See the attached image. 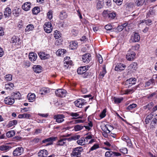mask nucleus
<instances>
[{
  "mask_svg": "<svg viewBox=\"0 0 157 157\" xmlns=\"http://www.w3.org/2000/svg\"><path fill=\"white\" fill-rule=\"evenodd\" d=\"M97 8L98 9H100L103 7L104 2L102 1L98 0L97 1Z\"/></svg>",
  "mask_w": 157,
  "mask_h": 157,
  "instance_id": "473e14b6",
  "label": "nucleus"
},
{
  "mask_svg": "<svg viewBox=\"0 0 157 157\" xmlns=\"http://www.w3.org/2000/svg\"><path fill=\"white\" fill-rule=\"evenodd\" d=\"M136 54L133 52H128L126 55V58L129 61H132L135 58Z\"/></svg>",
  "mask_w": 157,
  "mask_h": 157,
  "instance_id": "2eb2a0df",
  "label": "nucleus"
},
{
  "mask_svg": "<svg viewBox=\"0 0 157 157\" xmlns=\"http://www.w3.org/2000/svg\"><path fill=\"white\" fill-rule=\"evenodd\" d=\"M144 2V1L143 2V0H136L135 2L136 6H138L142 5Z\"/></svg>",
  "mask_w": 157,
  "mask_h": 157,
  "instance_id": "603ef678",
  "label": "nucleus"
},
{
  "mask_svg": "<svg viewBox=\"0 0 157 157\" xmlns=\"http://www.w3.org/2000/svg\"><path fill=\"white\" fill-rule=\"evenodd\" d=\"M106 73V71L105 68V65H103L102 67V69L101 71L100 72L99 74L100 78H102Z\"/></svg>",
  "mask_w": 157,
  "mask_h": 157,
  "instance_id": "c756f323",
  "label": "nucleus"
},
{
  "mask_svg": "<svg viewBox=\"0 0 157 157\" xmlns=\"http://www.w3.org/2000/svg\"><path fill=\"white\" fill-rule=\"evenodd\" d=\"M15 134V132L14 130H11L6 133V136L8 138H10L13 136Z\"/></svg>",
  "mask_w": 157,
  "mask_h": 157,
  "instance_id": "58836bf2",
  "label": "nucleus"
},
{
  "mask_svg": "<svg viewBox=\"0 0 157 157\" xmlns=\"http://www.w3.org/2000/svg\"><path fill=\"white\" fill-rule=\"evenodd\" d=\"M66 52V50L64 49H59L56 52V54L58 56H60L65 54Z\"/></svg>",
  "mask_w": 157,
  "mask_h": 157,
  "instance_id": "e433bc0d",
  "label": "nucleus"
},
{
  "mask_svg": "<svg viewBox=\"0 0 157 157\" xmlns=\"http://www.w3.org/2000/svg\"><path fill=\"white\" fill-rule=\"evenodd\" d=\"M40 58L42 59H49L50 57L49 54L44 52H40L38 53Z\"/></svg>",
  "mask_w": 157,
  "mask_h": 157,
  "instance_id": "9b49d317",
  "label": "nucleus"
},
{
  "mask_svg": "<svg viewBox=\"0 0 157 157\" xmlns=\"http://www.w3.org/2000/svg\"><path fill=\"white\" fill-rule=\"evenodd\" d=\"M112 26L110 25H107L105 26V29L108 30H110L112 29Z\"/></svg>",
  "mask_w": 157,
  "mask_h": 157,
  "instance_id": "338daca9",
  "label": "nucleus"
},
{
  "mask_svg": "<svg viewBox=\"0 0 157 157\" xmlns=\"http://www.w3.org/2000/svg\"><path fill=\"white\" fill-rule=\"evenodd\" d=\"M39 157H46L48 155V151L44 149L40 150L38 153Z\"/></svg>",
  "mask_w": 157,
  "mask_h": 157,
  "instance_id": "412c9836",
  "label": "nucleus"
},
{
  "mask_svg": "<svg viewBox=\"0 0 157 157\" xmlns=\"http://www.w3.org/2000/svg\"><path fill=\"white\" fill-rule=\"evenodd\" d=\"M34 28V26L32 24H29L27 25L25 29V32H29L32 31Z\"/></svg>",
  "mask_w": 157,
  "mask_h": 157,
  "instance_id": "ea45409f",
  "label": "nucleus"
},
{
  "mask_svg": "<svg viewBox=\"0 0 157 157\" xmlns=\"http://www.w3.org/2000/svg\"><path fill=\"white\" fill-rule=\"evenodd\" d=\"M154 82V80L151 79L146 82L145 86H148L151 84H152Z\"/></svg>",
  "mask_w": 157,
  "mask_h": 157,
  "instance_id": "680f3d73",
  "label": "nucleus"
},
{
  "mask_svg": "<svg viewBox=\"0 0 157 157\" xmlns=\"http://www.w3.org/2000/svg\"><path fill=\"white\" fill-rule=\"evenodd\" d=\"M11 148V146L7 145H2L0 146V150L6 152L9 151Z\"/></svg>",
  "mask_w": 157,
  "mask_h": 157,
  "instance_id": "c85d7f7f",
  "label": "nucleus"
},
{
  "mask_svg": "<svg viewBox=\"0 0 157 157\" xmlns=\"http://www.w3.org/2000/svg\"><path fill=\"white\" fill-rule=\"evenodd\" d=\"M33 68L35 72L39 73L41 72L42 67L40 65H36L33 66Z\"/></svg>",
  "mask_w": 157,
  "mask_h": 157,
  "instance_id": "4be33fe9",
  "label": "nucleus"
},
{
  "mask_svg": "<svg viewBox=\"0 0 157 157\" xmlns=\"http://www.w3.org/2000/svg\"><path fill=\"white\" fill-rule=\"evenodd\" d=\"M86 103L85 100L82 99H78L75 101V104L76 106L79 108H82Z\"/></svg>",
  "mask_w": 157,
  "mask_h": 157,
  "instance_id": "9d476101",
  "label": "nucleus"
},
{
  "mask_svg": "<svg viewBox=\"0 0 157 157\" xmlns=\"http://www.w3.org/2000/svg\"><path fill=\"white\" fill-rule=\"evenodd\" d=\"M99 145L98 144H95L90 149V151H92L95 150L99 148Z\"/></svg>",
  "mask_w": 157,
  "mask_h": 157,
  "instance_id": "13d9d810",
  "label": "nucleus"
},
{
  "mask_svg": "<svg viewBox=\"0 0 157 157\" xmlns=\"http://www.w3.org/2000/svg\"><path fill=\"white\" fill-rule=\"evenodd\" d=\"M127 24L126 23L123 24V25L118 26L117 27V29L119 31H121L124 29V27L127 25Z\"/></svg>",
  "mask_w": 157,
  "mask_h": 157,
  "instance_id": "e2e57ef3",
  "label": "nucleus"
},
{
  "mask_svg": "<svg viewBox=\"0 0 157 157\" xmlns=\"http://www.w3.org/2000/svg\"><path fill=\"white\" fill-rule=\"evenodd\" d=\"M82 150L81 147H78L73 149L71 154V157H80L81 152Z\"/></svg>",
  "mask_w": 157,
  "mask_h": 157,
  "instance_id": "7ed1b4c3",
  "label": "nucleus"
},
{
  "mask_svg": "<svg viewBox=\"0 0 157 157\" xmlns=\"http://www.w3.org/2000/svg\"><path fill=\"white\" fill-rule=\"evenodd\" d=\"M106 112V109H105L103 110L100 115V117L101 118H103L105 116Z\"/></svg>",
  "mask_w": 157,
  "mask_h": 157,
  "instance_id": "5fc2aeb1",
  "label": "nucleus"
},
{
  "mask_svg": "<svg viewBox=\"0 0 157 157\" xmlns=\"http://www.w3.org/2000/svg\"><path fill=\"white\" fill-rule=\"evenodd\" d=\"M88 68L89 67L88 66L81 67L78 69L77 73L78 74L83 75V77L86 78L88 75L86 72L88 69Z\"/></svg>",
  "mask_w": 157,
  "mask_h": 157,
  "instance_id": "f03ea898",
  "label": "nucleus"
},
{
  "mask_svg": "<svg viewBox=\"0 0 157 157\" xmlns=\"http://www.w3.org/2000/svg\"><path fill=\"white\" fill-rule=\"evenodd\" d=\"M54 35L56 39H58L61 37L60 34L59 32L57 30L55 31Z\"/></svg>",
  "mask_w": 157,
  "mask_h": 157,
  "instance_id": "8fccbe9b",
  "label": "nucleus"
},
{
  "mask_svg": "<svg viewBox=\"0 0 157 157\" xmlns=\"http://www.w3.org/2000/svg\"><path fill=\"white\" fill-rule=\"evenodd\" d=\"M152 21L151 20H143L140 21L139 27V28L142 27L143 25H149L152 23Z\"/></svg>",
  "mask_w": 157,
  "mask_h": 157,
  "instance_id": "ddd939ff",
  "label": "nucleus"
},
{
  "mask_svg": "<svg viewBox=\"0 0 157 157\" xmlns=\"http://www.w3.org/2000/svg\"><path fill=\"white\" fill-rule=\"evenodd\" d=\"M140 36L139 33L134 32L131 37V40L133 42H138L140 39Z\"/></svg>",
  "mask_w": 157,
  "mask_h": 157,
  "instance_id": "1a4fd4ad",
  "label": "nucleus"
},
{
  "mask_svg": "<svg viewBox=\"0 0 157 157\" xmlns=\"http://www.w3.org/2000/svg\"><path fill=\"white\" fill-rule=\"evenodd\" d=\"M70 57H67L64 58V65L67 68H68L69 65H71L72 63V62L70 60Z\"/></svg>",
  "mask_w": 157,
  "mask_h": 157,
  "instance_id": "b1692460",
  "label": "nucleus"
},
{
  "mask_svg": "<svg viewBox=\"0 0 157 157\" xmlns=\"http://www.w3.org/2000/svg\"><path fill=\"white\" fill-rule=\"evenodd\" d=\"M29 59L32 61H35L37 59V56L36 53L34 52H30L29 54Z\"/></svg>",
  "mask_w": 157,
  "mask_h": 157,
  "instance_id": "5701e85b",
  "label": "nucleus"
},
{
  "mask_svg": "<svg viewBox=\"0 0 157 157\" xmlns=\"http://www.w3.org/2000/svg\"><path fill=\"white\" fill-rule=\"evenodd\" d=\"M69 115L72 117V119H81L82 118V116H79V114L77 112H70Z\"/></svg>",
  "mask_w": 157,
  "mask_h": 157,
  "instance_id": "6ab92c4d",
  "label": "nucleus"
},
{
  "mask_svg": "<svg viewBox=\"0 0 157 157\" xmlns=\"http://www.w3.org/2000/svg\"><path fill=\"white\" fill-rule=\"evenodd\" d=\"M69 136V135L67 136H66L65 135H63L61 136L59 138V139L58 140L57 142L56 143V145L57 146H62L64 145H66L67 143V140L68 141H69L71 140V139L70 138H67L64 137L68 136Z\"/></svg>",
  "mask_w": 157,
  "mask_h": 157,
  "instance_id": "f257e3e1",
  "label": "nucleus"
},
{
  "mask_svg": "<svg viewBox=\"0 0 157 157\" xmlns=\"http://www.w3.org/2000/svg\"><path fill=\"white\" fill-rule=\"evenodd\" d=\"M137 106V105L134 103H133L131 104H130L129 105H128L127 109V110H132L134 108L136 107Z\"/></svg>",
  "mask_w": 157,
  "mask_h": 157,
  "instance_id": "49530a36",
  "label": "nucleus"
},
{
  "mask_svg": "<svg viewBox=\"0 0 157 157\" xmlns=\"http://www.w3.org/2000/svg\"><path fill=\"white\" fill-rule=\"evenodd\" d=\"M56 95L59 97H65L66 93V91L62 89H59L55 92Z\"/></svg>",
  "mask_w": 157,
  "mask_h": 157,
  "instance_id": "6e6552de",
  "label": "nucleus"
},
{
  "mask_svg": "<svg viewBox=\"0 0 157 157\" xmlns=\"http://www.w3.org/2000/svg\"><path fill=\"white\" fill-rule=\"evenodd\" d=\"M43 27L45 32L47 33H51L52 31V27L50 22H45L44 25Z\"/></svg>",
  "mask_w": 157,
  "mask_h": 157,
  "instance_id": "39448f33",
  "label": "nucleus"
},
{
  "mask_svg": "<svg viewBox=\"0 0 157 157\" xmlns=\"http://www.w3.org/2000/svg\"><path fill=\"white\" fill-rule=\"evenodd\" d=\"M84 126L81 125L77 124L74 126V130L75 131H78L82 130Z\"/></svg>",
  "mask_w": 157,
  "mask_h": 157,
  "instance_id": "72a5a7b5",
  "label": "nucleus"
},
{
  "mask_svg": "<svg viewBox=\"0 0 157 157\" xmlns=\"http://www.w3.org/2000/svg\"><path fill=\"white\" fill-rule=\"evenodd\" d=\"M82 59L85 63H88L91 59V55L89 53H86L82 56Z\"/></svg>",
  "mask_w": 157,
  "mask_h": 157,
  "instance_id": "a211bd4d",
  "label": "nucleus"
},
{
  "mask_svg": "<svg viewBox=\"0 0 157 157\" xmlns=\"http://www.w3.org/2000/svg\"><path fill=\"white\" fill-rule=\"evenodd\" d=\"M53 11L52 10L49 11L47 13V16L49 19H51L52 18Z\"/></svg>",
  "mask_w": 157,
  "mask_h": 157,
  "instance_id": "bf43d9fd",
  "label": "nucleus"
},
{
  "mask_svg": "<svg viewBox=\"0 0 157 157\" xmlns=\"http://www.w3.org/2000/svg\"><path fill=\"white\" fill-rule=\"evenodd\" d=\"M24 151L23 148L19 147L16 148L13 151V155L14 156H18L22 154Z\"/></svg>",
  "mask_w": 157,
  "mask_h": 157,
  "instance_id": "0eeeda50",
  "label": "nucleus"
},
{
  "mask_svg": "<svg viewBox=\"0 0 157 157\" xmlns=\"http://www.w3.org/2000/svg\"><path fill=\"white\" fill-rule=\"evenodd\" d=\"M40 11V8L38 7H35L32 10L33 13L34 14H37Z\"/></svg>",
  "mask_w": 157,
  "mask_h": 157,
  "instance_id": "c03bdc74",
  "label": "nucleus"
},
{
  "mask_svg": "<svg viewBox=\"0 0 157 157\" xmlns=\"http://www.w3.org/2000/svg\"><path fill=\"white\" fill-rule=\"evenodd\" d=\"M30 115L29 114L24 113L21 114H20L18 117L19 118H29L30 117Z\"/></svg>",
  "mask_w": 157,
  "mask_h": 157,
  "instance_id": "37998d69",
  "label": "nucleus"
},
{
  "mask_svg": "<svg viewBox=\"0 0 157 157\" xmlns=\"http://www.w3.org/2000/svg\"><path fill=\"white\" fill-rule=\"evenodd\" d=\"M11 13V10L10 7H7L5 9L4 15L5 17H9Z\"/></svg>",
  "mask_w": 157,
  "mask_h": 157,
  "instance_id": "a878e982",
  "label": "nucleus"
},
{
  "mask_svg": "<svg viewBox=\"0 0 157 157\" xmlns=\"http://www.w3.org/2000/svg\"><path fill=\"white\" fill-rule=\"evenodd\" d=\"M13 83L9 82L6 84L5 86V87L7 90H11L14 87Z\"/></svg>",
  "mask_w": 157,
  "mask_h": 157,
  "instance_id": "a19ab883",
  "label": "nucleus"
},
{
  "mask_svg": "<svg viewBox=\"0 0 157 157\" xmlns=\"http://www.w3.org/2000/svg\"><path fill=\"white\" fill-rule=\"evenodd\" d=\"M105 127L108 131L107 133H109L110 130H112L113 129V128L112 126L109 124L105 125Z\"/></svg>",
  "mask_w": 157,
  "mask_h": 157,
  "instance_id": "09e8293b",
  "label": "nucleus"
},
{
  "mask_svg": "<svg viewBox=\"0 0 157 157\" xmlns=\"http://www.w3.org/2000/svg\"><path fill=\"white\" fill-rule=\"evenodd\" d=\"M17 123V121L16 120H13L10 121L7 125L8 128H10L13 125H16Z\"/></svg>",
  "mask_w": 157,
  "mask_h": 157,
  "instance_id": "c9c22d12",
  "label": "nucleus"
},
{
  "mask_svg": "<svg viewBox=\"0 0 157 157\" xmlns=\"http://www.w3.org/2000/svg\"><path fill=\"white\" fill-rule=\"evenodd\" d=\"M11 96L13 99L20 100L21 98V95L18 92H16L13 93Z\"/></svg>",
  "mask_w": 157,
  "mask_h": 157,
  "instance_id": "bb28decb",
  "label": "nucleus"
},
{
  "mask_svg": "<svg viewBox=\"0 0 157 157\" xmlns=\"http://www.w3.org/2000/svg\"><path fill=\"white\" fill-rule=\"evenodd\" d=\"M31 4L29 2H27L24 3L22 6L23 9L25 11H28L30 10L31 8Z\"/></svg>",
  "mask_w": 157,
  "mask_h": 157,
  "instance_id": "aec40b11",
  "label": "nucleus"
},
{
  "mask_svg": "<svg viewBox=\"0 0 157 157\" xmlns=\"http://www.w3.org/2000/svg\"><path fill=\"white\" fill-rule=\"evenodd\" d=\"M4 102L7 105H11L14 102V100L11 96H8L5 98Z\"/></svg>",
  "mask_w": 157,
  "mask_h": 157,
  "instance_id": "4468645a",
  "label": "nucleus"
},
{
  "mask_svg": "<svg viewBox=\"0 0 157 157\" xmlns=\"http://www.w3.org/2000/svg\"><path fill=\"white\" fill-rule=\"evenodd\" d=\"M67 15L66 13L64 11H62L60 13L59 17L60 19L61 20L67 18Z\"/></svg>",
  "mask_w": 157,
  "mask_h": 157,
  "instance_id": "7c9ffc66",
  "label": "nucleus"
},
{
  "mask_svg": "<svg viewBox=\"0 0 157 157\" xmlns=\"http://www.w3.org/2000/svg\"><path fill=\"white\" fill-rule=\"evenodd\" d=\"M116 16V13L115 12H110L108 17L110 19H114L115 17Z\"/></svg>",
  "mask_w": 157,
  "mask_h": 157,
  "instance_id": "de8ad7c7",
  "label": "nucleus"
},
{
  "mask_svg": "<svg viewBox=\"0 0 157 157\" xmlns=\"http://www.w3.org/2000/svg\"><path fill=\"white\" fill-rule=\"evenodd\" d=\"M71 32L72 34L75 36H76L78 33V30L75 29H73Z\"/></svg>",
  "mask_w": 157,
  "mask_h": 157,
  "instance_id": "774afa93",
  "label": "nucleus"
},
{
  "mask_svg": "<svg viewBox=\"0 0 157 157\" xmlns=\"http://www.w3.org/2000/svg\"><path fill=\"white\" fill-rule=\"evenodd\" d=\"M96 59H97L98 61L99 62V63H102V58L100 55L98 54L97 55Z\"/></svg>",
  "mask_w": 157,
  "mask_h": 157,
  "instance_id": "6e6d98bb",
  "label": "nucleus"
},
{
  "mask_svg": "<svg viewBox=\"0 0 157 157\" xmlns=\"http://www.w3.org/2000/svg\"><path fill=\"white\" fill-rule=\"evenodd\" d=\"M153 114H150L146 117L145 120L146 124H147L149 123V121L151 120L153 118Z\"/></svg>",
  "mask_w": 157,
  "mask_h": 157,
  "instance_id": "4c0bfd02",
  "label": "nucleus"
},
{
  "mask_svg": "<svg viewBox=\"0 0 157 157\" xmlns=\"http://www.w3.org/2000/svg\"><path fill=\"white\" fill-rule=\"evenodd\" d=\"M78 46V43L76 41H73L70 45V48L71 49H74L76 48Z\"/></svg>",
  "mask_w": 157,
  "mask_h": 157,
  "instance_id": "2f4dec72",
  "label": "nucleus"
},
{
  "mask_svg": "<svg viewBox=\"0 0 157 157\" xmlns=\"http://www.w3.org/2000/svg\"><path fill=\"white\" fill-rule=\"evenodd\" d=\"M113 152L111 151H106L105 154V156L106 157L113 156Z\"/></svg>",
  "mask_w": 157,
  "mask_h": 157,
  "instance_id": "3c124183",
  "label": "nucleus"
},
{
  "mask_svg": "<svg viewBox=\"0 0 157 157\" xmlns=\"http://www.w3.org/2000/svg\"><path fill=\"white\" fill-rule=\"evenodd\" d=\"M120 151L123 154H127L128 152V150L126 148H124L120 149Z\"/></svg>",
  "mask_w": 157,
  "mask_h": 157,
  "instance_id": "69168bd1",
  "label": "nucleus"
},
{
  "mask_svg": "<svg viewBox=\"0 0 157 157\" xmlns=\"http://www.w3.org/2000/svg\"><path fill=\"white\" fill-rule=\"evenodd\" d=\"M87 135H88L86 136L85 138H84L86 143H87L88 142V140L92 139L93 137L92 135L91 134H89V133H88L87 134Z\"/></svg>",
  "mask_w": 157,
  "mask_h": 157,
  "instance_id": "052dcab7",
  "label": "nucleus"
},
{
  "mask_svg": "<svg viewBox=\"0 0 157 157\" xmlns=\"http://www.w3.org/2000/svg\"><path fill=\"white\" fill-rule=\"evenodd\" d=\"M113 100L115 103L118 104L120 103L123 100V98L122 97L119 98L114 97L113 98Z\"/></svg>",
  "mask_w": 157,
  "mask_h": 157,
  "instance_id": "79ce46f5",
  "label": "nucleus"
},
{
  "mask_svg": "<svg viewBox=\"0 0 157 157\" xmlns=\"http://www.w3.org/2000/svg\"><path fill=\"white\" fill-rule=\"evenodd\" d=\"M20 41V39L18 36H13L11 38L10 42L12 44H19L21 43Z\"/></svg>",
  "mask_w": 157,
  "mask_h": 157,
  "instance_id": "dca6fc26",
  "label": "nucleus"
},
{
  "mask_svg": "<svg viewBox=\"0 0 157 157\" xmlns=\"http://www.w3.org/2000/svg\"><path fill=\"white\" fill-rule=\"evenodd\" d=\"M135 91V90L133 89L132 88L131 89H127L126 90H124L123 94H129L132 93L133 92Z\"/></svg>",
  "mask_w": 157,
  "mask_h": 157,
  "instance_id": "a18cd8bd",
  "label": "nucleus"
},
{
  "mask_svg": "<svg viewBox=\"0 0 157 157\" xmlns=\"http://www.w3.org/2000/svg\"><path fill=\"white\" fill-rule=\"evenodd\" d=\"M136 80L135 78H131L127 79L125 83L126 87L129 88L132 85L135 84L136 82Z\"/></svg>",
  "mask_w": 157,
  "mask_h": 157,
  "instance_id": "20e7f679",
  "label": "nucleus"
},
{
  "mask_svg": "<svg viewBox=\"0 0 157 157\" xmlns=\"http://www.w3.org/2000/svg\"><path fill=\"white\" fill-rule=\"evenodd\" d=\"M5 79L7 81H10L12 80V76L10 74L6 75L5 76Z\"/></svg>",
  "mask_w": 157,
  "mask_h": 157,
  "instance_id": "864d4df0",
  "label": "nucleus"
},
{
  "mask_svg": "<svg viewBox=\"0 0 157 157\" xmlns=\"http://www.w3.org/2000/svg\"><path fill=\"white\" fill-rule=\"evenodd\" d=\"M36 95L34 94L29 93L27 95V98L29 102H33L36 98Z\"/></svg>",
  "mask_w": 157,
  "mask_h": 157,
  "instance_id": "cd10ccee",
  "label": "nucleus"
},
{
  "mask_svg": "<svg viewBox=\"0 0 157 157\" xmlns=\"http://www.w3.org/2000/svg\"><path fill=\"white\" fill-rule=\"evenodd\" d=\"M77 144L80 145H83L86 144L84 138H82L77 141Z\"/></svg>",
  "mask_w": 157,
  "mask_h": 157,
  "instance_id": "f704fd0d",
  "label": "nucleus"
},
{
  "mask_svg": "<svg viewBox=\"0 0 157 157\" xmlns=\"http://www.w3.org/2000/svg\"><path fill=\"white\" fill-rule=\"evenodd\" d=\"M64 116L62 114L56 115L54 117V119H56V121L59 123L63 122L64 121Z\"/></svg>",
  "mask_w": 157,
  "mask_h": 157,
  "instance_id": "f8f14e48",
  "label": "nucleus"
},
{
  "mask_svg": "<svg viewBox=\"0 0 157 157\" xmlns=\"http://www.w3.org/2000/svg\"><path fill=\"white\" fill-rule=\"evenodd\" d=\"M157 122V121L155 118H154L152 121H151L150 123V126L151 127H154L155 126L156 123Z\"/></svg>",
  "mask_w": 157,
  "mask_h": 157,
  "instance_id": "4d7b16f0",
  "label": "nucleus"
},
{
  "mask_svg": "<svg viewBox=\"0 0 157 157\" xmlns=\"http://www.w3.org/2000/svg\"><path fill=\"white\" fill-rule=\"evenodd\" d=\"M57 138V137H49L43 140L42 141V143H48L45 146H48L52 144L53 142L55 141Z\"/></svg>",
  "mask_w": 157,
  "mask_h": 157,
  "instance_id": "423d86ee",
  "label": "nucleus"
},
{
  "mask_svg": "<svg viewBox=\"0 0 157 157\" xmlns=\"http://www.w3.org/2000/svg\"><path fill=\"white\" fill-rule=\"evenodd\" d=\"M137 68V63L135 62L132 63L128 67V70L131 72H134Z\"/></svg>",
  "mask_w": 157,
  "mask_h": 157,
  "instance_id": "f3484780",
  "label": "nucleus"
},
{
  "mask_svg": "<svg viewBox=\"0 0 157 157\" xmlns=\"http://www.w3.org/2000/svg\"><path fill=\"white\" fill-rule=\"evenodd\" d=\"M109 12L110 11H109L108 10H104L102 14L104 17H108Z\"/></svg>",
  "mask_w": 157,
  "mask_h": 157,
  "instance_id": "0e129e2a",
  "label": "nucleus"
},
{
  "mask_svg": "<svg viewBox=\"0 0 157 157\" xmlns=\"http://www.w3.org/2000/svg\"><path fill=\"white\" fill-rule=\"evenodd\" d=\"M125 67V65L121 63L117 64L115 67V70L116 71H120L124 70Z\"/></svg>",
  "mask_w": 157,
  "mask_h": 157,
  "instance_id": "393cba45",
  "label": "nucleus"
}]
</instances>
